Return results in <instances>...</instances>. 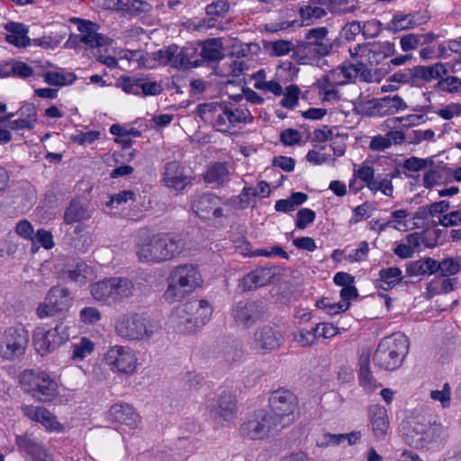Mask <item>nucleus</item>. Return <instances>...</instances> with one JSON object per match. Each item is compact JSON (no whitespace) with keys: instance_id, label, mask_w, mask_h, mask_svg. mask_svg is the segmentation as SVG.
I'll return each instance as SVG.
<instances>
[{"instance_id":"10","label":"nucleus","mask_w":461,"mask_h":461,"mask_svg":"<svg viewBox=\"0 0 461 461\" xmlns=\"http://www.w3.org/2000/svg\"><path fill=\"white\" fill-rule=\"evenodd\" d=\"M270 413L278 418L285 428L294 420V412L297 409V397L290 391L278 389L271 393L269 398Z\"/></svg>"},{"instance_id":"52","label":"nucleus","mask_w":461,"mask_h":461,"mask_svg":"<svg viewBox=\"0 0 461 461\" xmlns=\"http://www.w3.org/2000/svg\"><path fill=\"white\" fill-rule=\"evenodd\" d=\"M434 164L432 158H420L417 157H411L404 160L403 167L406 170L417 172L431 167Z\"/></svg>"},{"instance_id":"28","label":"nucleus","mask_w":461,"mask_h":461,"mask_svg":"<svg viewBox=\"0 0 461 461\" xmlns=\"http://www.w3.org/2000/svg\"><path fill=\"white\" fill-rule=\"evenodd\" d=\"M92 242L91 234L80 225L76 226L72 232L67 233L64 237V244L73 251L85 252Z\"/></svg>"},{"instance_id":"15","label":"nucleus","mask_w":461,"mask_h":461,"mask_svg":"<svg viewBox=\"0 0 461 461\" xmlns=\"http://www.w3.org/2000/svg\"><path fill=\"white\" fill-rule=\"evenodd\" d=\"M283 342V335L270 325L258 327L249 342L252 351L266 355L278 349Z\"/></svg>"},{"instance_id":"36","label":"nucleus","mask_w":461,"mask_h":461,"mask_svg":"<svg viewBox=\"0 0 461 461\" xmlns=\"http://www.w3.org/2000/svg\"><path fill=\"white\" fill-rule=\"evenodd\" d=\"M46 300L50 301L60 312L67 311L71 303L70 291L59 285L51 287L46 294Z\"/></svg>"},{"instance_id":"32","label":"nucleus","mask_w":461,"mask_h":461,"mask_svg":"<svg viewBox=\"0 0 461 461\" xmlns=\"http://www.w3.org/2000/svg\"><path fill=\"white\" fill-rule=\"evenodd\" d=\"M5 29L10 33L5 36V41L18 48H25L31 44V40L27 36L28 29L20 23L9 22L5 25Z\"/></svg>"},{"instance_id":"13","label":"nucleus","mask_w":461,"mask_h":461,"mask_svg":"<svg viewBox=\"0 0 461 461\" xmlns=\"http://www.w3.org/2000/svg\"><path fill=\"white\" fill-rule=\"evenodd\" d=\"M205 408L214 421L218 423L230 422L237 414L236 397L229 392H222L217 398L208 399Z\"/></svg>"},{"instance_id":"8","label":"nucleus","mask_w":461,"mask_h":461,"mask_svg":"<svg viewBox=\"0 0 461 461\" xmlns=\"http://www.w3.org/2000/svg\"><path fill=\"white\" fill-rule=\"evenodd\" d=\"M277 419L266 410H258L241 423L240 433L252 440L267 438L284 429Z\"/></svg>"},{"instance_id":"5","label":"nucleus","mask_w":461,"mask_h":461,"mask_svg":"<svg viewBox=\"0 0 461 461\" xmlns=\"http://www.w3.org/2000/svg\"><path fill=\"white\" fill-rule=\"evenodd\" d=\"M409 347V339L402 333H394L384 338L374 353L375 365L384 370L397 369L407 356Z\"/></svg>"},{"instance_id":"6","label":"nucleus","mask_w":461,"mask_h":461,"mask_svg":"<svg viewBox=\"0 0 461 461\" xmlns=\"http://www.w3.org/2000/svg\"><path fill=\"white\" fill-rule=\"evenodd\" d=\"M332 49L328 28L315 27L306 31L304 40L297 45V54L301 64H308L330 55Z\"/></svg>"},{"instance_id":"47","label":"nucleus","mask_w":461,"mask_h":461,"mask_svg":"<svg viewBox=\"0 0 461 461\" xmlns=\"http://www.w3.org/2000/svg\"><path fill=\"white\" fill-rule=\"evenodd\" d=\"M319 329L320 325H316L311 330L300 329L294 334V340L302 347H311L318 338L317 331H319Z\"/></svg>"},{"instance_id":"46","label":"nucleus","mask_w":461,"mask_h":461,"mask_svg":"<svg viewBox=\"0 0 461 461\" xmlns=\"http://www.w3.org/2000/svg\"><path fill=\"white\" fill-rule=\"evenodd\" d=\"M460 267L459 261L454 258H447L440 262L436 260V273L439 272L443 277L457 274Z\"/></svg>"},{"instance_id":"45","label":"nucleus","mask_w":461,"mask_h":461,"mask_svg":"<svg viewBox=\"0 0 461 461\" xmlns=\"http://www.w3.org/2000/svg\"><path fill=\"white\" fill-rule=\"evenodd\" d=\"M454 289L453 279L436 277L431 280L427 286V291L433 296L439 294H447Z\"/></svg>"},{"instance_id":"39","label":"nucleus","mask_w":461,"mask_h":461,"mask_svg":"<svg viewBox=\"0 0 461 461\" xmlns=\"http://www.w3.org/2000/svg\"><path fill=\"white\" fill-rule=\"evenodd\" d=\"M406 273L409 276L433 275L436 273V259L424 258L411 261L406 265Z\"/></svg>"},{"instance_id":"38","label":"nucleus","mask_w":461,"mask_h":461,"mask_svg":"<svg viewBox=\"0 0 461 461\" xmlns=\"http://www.w3.org/2000/svg\"><path fill=\"white\" fill-rule=\"evenodd\" d=\"M379 287L383 290H390L395 287L399 284H408L407 281H403L404 277L402 275V270L398 267H392L388 268H383L379 271Z\"/></svg>"},{"instance_id":"29","label":"nucleus","mask_w":461,"mask_h":461,"mask_svg":"<svg viewBox=\"0 0 461 461\" xmlns=\"http://www.w3.org/2000/svg\"><path fill=\"white\" fill-rule=\"evenodd\" d=\"M203 179L205 184L219 188L225 186L230 181V173L225 163L214 162L203 173Z\"/></svg>"},{"instance_id":"25","label":"nucleus","mask_w":461,"mask_h":461,"mask_svg":"<svg viewBox=\"0 0 461 461\" xmlns=\"http://www.w3.org/2000/svg\"><path fill=\"white\" fill-rule=\"evenodd\" d=\"M165 185L176 190H182L190 184V178L185 174L184 168L176 161L168 162L163 173Z\"/></svg>"},{"instance_id":"21","label":"nucleus","mask_w":461,"mask_h":461,"mask_svg":"<svg viewBox=\"0 0 461 461\" xmlns=\"http://www.w3.org/2000/svg\"><path fill=\"white\" fill-rule=\"evenodd\" d=\"M377 48L379 46L376 42H368L357 44L349 51L352 58L359 59L358 65L364 68L366 66L377 65L384 60Z\"/></svg>"},{"instance_id":"44","label":"nucleus","mask_w":461,"mask_h":461,"mask_svg":"<svg viewBox=\"0 0 461 461\" xmlns=\"http://www.w3.org/2000/svg\"><path fill=\"white\" fill-rule=\"evenodd\" d=\"M16 445L20 451L24 452L30 456L41 450V443L32 435L23 434L16 436Z\"/></svg>"},{"instance_id":"34","label":"nucleus","mask_w":461,"mask_h":461,"mask_svg":"<svg viewBox=\"0 0 461 461\" xmlns=\"http://www.w3.org/2000/svg\"><path fill=\"white\" fill-rule=\"evenodd\" d=\"M91 216L92 213L87 205L78 199H74L65 211L64 221L68 224H71L88 220Z\"/></svg>"},{"instance_id":"22","label":"nucleus","mask_w":461,"mask_h":461,"mask_svg":"<svg viewBox=\"0 0 461 461\" xmlns=\"http://www.w3.org/2000/svg\"><path fill=\"white\" fill-rule=\"evenodd\" d=\"M368 416L375 439H384L390 428L386 409L382 405L374 404L369 407Z\"/></svg>"},{"instance_id":"57","label":"nucleus","mask_w":461,"mask_h":461,"mask_svg":"<svg viewBox=\"0 0 461 461\" xmlns=\"http://www.w3.org/2000/svg\"><path fill=\"white\" fill-rule=\"evenodd\" d=\"M429 395L434 401L439 402L443 408L450 405V386L448 384H445L442 390L430 391Z\"/></svg>"},{"instance_id":"43","label":"nucleus","mask_w":461,"mask_h":461,"mask_svg":"<svg viewBox=\"0 0 461 461\" xmlns=\"http://www.w3.org/2000/svg\"><path fill=\"white\" fill-rule=\"evenodd\" d=\"M44 81L50 86H63L71 85L77 79L74 73L63 74L59 72L49 71L43 75Z\"/></svg>"},{"instance_id":"58","label":"nucleus","mask_w":461,"mask_h":461,"mask_svg":"<svg viewBox=\"0 0 461 461\" xmlns=\"http://www.w3.org/2000/svg\"><path fill=\"white\" fill-rule=\"evenodd\" d=\"M230 9V4L227 0H218L206 6L208 15L223 16Z\"/></svg>"},{"instance_id":"33","label":"nucleus","mask_w":461,"mask_h":461,"mask_svg":"<svg viewBox=\"0 0 461 461\" xmlns=\"http://www.w3.org/2000/svg\"><path fill=\"white\" fill-rule=\"evenodd\" d=\"M415 14H400L393 15V19L386 24L385 29L391 32L396 33L404 30L414 29L423 22L420 21Z\"/></svg>"},{"instance_id":"31","label":"nucleus","mask_w":461,"mask_h":461,"mask_svg":"<svg viewBox=\"0 0 461 461\" xmlns=\"http://www.w3.org/2000/svg\"><path fill=\"white\" fill-rule=\"evenodd\" d=\"M199 55L201 56L202 64L206 62H218L223 59L224 54L222 53V43L221 39L212 38L207 39L201 43Z\"/></svg>"},{"instance_id":"48","label":"nucleus","mask_w":461,"mask_h":461,"mask_svg":"<svg viewBox=\"0 0 461 461\" xmlns=\"http://www.w3.org/2000/svg\"><path fill=\"white\" fill-rule=\"evenodd\" d=\"M72 358L74 360H83L94 350V343L86 338H82L80 342L72 346Z\"/></svg>"},{"instance_id":"9","label":"nucleus","mask_w":461,"mask_h":461,"mask_svg":"<svg viewBox=\"0 0 461 461\" xmlns=\"http://www.w3.org/2000/svg\"><path fill=\"white\" fill-rule=\"evenodd\" d=\"M212 307L206 300L192 299L178 306L173 315L177 325L187 331H193L209 321Z\"/></svg>"},{"instance_id":"55","label":"nucleus","mask_w":461,"mask_h":461,"mask_svg":"<svg viewBox=\"0 0 461 461\" xmlns=\"http://www.w3.org/2000/svg\"><path fill=\"white\" fill-rule=\"evenodd\" d=\"M80 321L85 324H94L101 320V312L95 307H84L79 312Z\"/></svg>"},{"instance_id":"19","label":"nucleus","mask_w":461,"mask_h":461,"mask_svg":"<svg viewBox=\"0 0 461 461\" xmlns=\"http://www.w3.org/2000/svg\"><path fill=\"white\" fill-rule=\"evenodd\" d=\"M276 276L272 267H260L252 270L240 281L242 291H251L270 285Z\"/></svg>"},{"instance_id":"41","label":"nucleus","mask_w":461,"mask_h":461,"mask_svg":"<svg viewBox=\"0 0 461 461\" xmlns=\"http://www.w3.org/2000/svg\"><path fill=\"white\" fill-rule=\"evenodd\" d=\"M197 48L185 47L180 51L175 52V68H197L202 66L200 59L193 60Z\"/></svg>"},{"instance_id":"60","label":"nucleus","mask_w":461,"mask_h":461,"mask_svg":"<svg viewBox=\"0 0 461 461\" xmlns=\"http://www.w3.org/2000/svg\"><path fill=\"white\" fill-rule=\"evenodd\" d=\"M382 32V23L378 20L373 19L364 23L363 36L366 39L375 38Z\"/></svg>"},{"instance_id":"7","label":"nucleus","mask_w":461,"mask_h":461,"mask_svg":"<svg viewBox=\"0 0 461 461\" xmlns=\"http://www.w3.org/2000/svg\"><path fill=\"white\" fill-rule=\"evenodd\" d=\"M23 389L41 402H50L59 394L57 382L45 372L24 370L20 375Z\"/></svg>"},{"instance_id":"40","label":"nucleus","mask_w":461,"mask_h":461,"mask_svg":"<svg viewBox=\"0 0 461 461\" xmlns=\"http://www.w3.org/2000/svg\"><path fill=\"white\" fill-rule=\"evenodd\" d=\"M226 120L228 127L230 129L231 126L237 123L252 122L253 116L249 109L242 106L234 107L232 104L226 103Z\"/></svg>"},{"instance_id":"11","label":"nucleus","mask_w":461,"mask_h":461,"mask_svg":"<svg viewBox=\"0 0 461 461\" xmlns=\"http://www.w3.org/2000/svg\"><path fill=\"white\" fill-rule=\"evenodd\" d=\"M29 332L22 325L6 329L0 340V355L9 360L23 356L29 343Z\"/></svg>"},{"instance_id":"64","label":"nucleus","mask_w":461,"mask_h":461,"mask_svg":"<svg viewBox=\"0 0 461 461\" xmlns=\"http://www.w3.org/2000/svg\"><path fill=\"white\" fill-rule=\"evenodd\" d=\"M12 74L19 77L27 78L33 75V69L24 62L14 61L12 64Z\"/></svg>"},{"instance_id":"20","label":"nucleus","mask_w":461,"mask_h":461,"mask_svg":"<svg viewBox=\"0 0 461 461\" xmlns=\"http://www.w3.org/2000/svg\"><path fill=\"white\" fill-rule=\"evenodd\" d=\"M75 23H78V31L82 32L79 41L91 48L106 46L110 43V39L97 32L99 26L91 21L75 18Z\"/></svg>"},{"instance_id":"35","label":"nucleus","mask_w":461,"mask_h":461,"mask_svg":"<svg viewBox=\"0 0 461 461\" xmlns=\"http://www.w3.org/2000/svg\"><path fill=\"white\" fill-rule=\"evenodd\" d=\"M112 277L95 282L90 285V294L93 298L105 305H113Z\"/></svg>"},{"instance_id":"56","label":"nucleus","mask_w":461,"mask_h":461,"mask_svg":"<svg viewBox=\"0 0 461 461\" xmlns=\"http://www.w3.org/2000/svg\"><path fill=\"white\" fill-rule=\"evenodd\" d=\"M16 114L23 118V120L29 122L33 126L37 122L38 115L37 109L32 104H25L20 107V109L16 112Z\"/></svg>"},{"instance_id":"27","label":"nucleus","mask_w":461,"mask_h":461,"mask_svg":"<svg viewBox=\"0 0 461 461\" xmlns=\"http://www.w3.org/2000/svg\"><path fill=\"white\" fill-rule=\"evenodd\" d=\"M90 276H92L91 267L82 260L67 263L60 272V276L64 280L79 284L86 283Z\"/></svg>"},{"instance_id":"53","label":"nucleus","mask_w":461,"mask_h":461,"mask_svg":"<svg viewBox=\"0 0 461 461\" xmlns=\"http://www.w3.org/2000/svg\"><path fill=\"white\" fill-rule=\"evenodd\" d=\"M178 48L175 45L169 46L165 50H158L154 53V59L158 60L163 65H171L175 67V52Z\"/></svg>"},{"instance_id":"30","label":"nucleus","mask_w":461,"mask_h":461,"mask_svg":"<svg viewBox=\"0 0 461 461\" xmlns=\"http://www.w3.org/2000/svg\"><path fill=\"white\" fill-rule=\"evenodd\" d=\"M113 305L121 304L134 295L133 282L126 277H112Z\"/></svg>"},{"instance_id":"63","label":"nucleus","mask_w":461,"mask_h":461,"mask_svg":"<svg viewBox=\"0 0 461 461\" xmlns=\"http://www.w3.org/2000/svg\"><path fill=\"white\" fill-rule=\"evenodd\" d=\"M421 35L407 34L401 38L400 44L403 51L415 50L420 44Z\"/></svg>"},{"instance_id":"4","label":"nucleus","mask_w":461,"mask_h":461,"mask_svg":"<svg viewBox=\"0 0 461 461\" xmlns=\"http://www.w3.org/2000/svg\"><path fill=\"white\" fill-rule=\"evenodd\" d=\"M161 330L158 321L142 313H125L114 322V330L127 340L148 341Z\"/></svg>"},{"instance_id":"18","label":"nucleus","mask_w":461,"mask_h":461,"mask_svg":"<svg viewBox=\"0 0 461 461\" xmlns=\"http://www.w3.org/2000/svg\"><path fill=\"white\" fill-rule=\"evenodd\" d=\"M225 203L221 198L212 193L195 196L192 202V210L200 218H220L224 216L222 206Z\"/></svg>"},{"instance_id":"62","label":"nucleus","mask_w":461,"mask_h":461,"mask_svg":"<svg viewBox=\"0 0 461 461\" xmlns=\"http://www.w3.org/2000/svg\"><path fill=\"white\" fill-rule=\"evenodd\" d=\"M142 78L124 77L122 82V88L124 92L133 95H140V84Z\"/></svg>"},{"instance_id":"54","label":"nucleus","mask_w":461,"mask_h":461,"mask_svg":"<svg viewBox=\"0 0 461 461\" xmlns=\"http://www.w3.org/2000/svg\"><path fill=\"white\" fill-rule=\"evenodd\" d=\"M315 217L314 211L308 208L301 209L296 214V228L300 230L305 229L310 223L313 222Z\"/></svg>"},{"instance_id":"24","label":"nucleus","mask_w":461,"mask_h":461,"mask_svg":"<svg viewBox=\"0 0 461 461\" xmlns=\"http://www.w3.org/2000/svg\"><path fill=\"white\" fill-rule=\"evenodd\" d=\"M110 419L127 426L129 429H134L140 422V416L134 408L129 403L121 402L113 404L109 410Z\"/></svg>"},{"instance_id":"37","label":"nucleus","mask_w":461,"mask_h":461,"mask_svg":"<svg viewBox=\"0 0 461 461\" xmlns=\"http://www.w3.org/2000/svg\"><path fill=\"white\" fill-rule=\"evenodd\" d=\"M406 107L404 101L398 95L380 98L374 105V109L379 115L393 114Z\"/></svg>"},{"instance_id":"42","label":"nucleus","mask_w":461,"mask_h":461,"mask_svg":"<svg viewBox=\"0 0 461 461\" xmlns=\"http://www.w3.org/2000/svg\"><path fill=\"white\" fill-rule=\"evenodd\" d=\"M359 382L363 386H372L374 378L370 371V354L362 353L359 357Z\"/></svg>"},{"instance_id":"50","label":"nucleus","mask_w":461,"mask_h":461,"mask_svg":"<svg viewBox=\"0 0 461 461\" xmlns=\"http://www.w3.org/2000/svg\"><path fill=\"white\" fill-rule=\"evenodd\" d=\"M220 357L227 363L239 361L242 357V352L237 345L224 343L221 345Z\"/></svg>"},{"instance_id":"51","label":"nucleus","mask_w":461,"mask_h":461,"mask_svg":"<svg viewBox=\"0 0 461 461\" xmlns=\"http://www.w3.org/2000/svg\"><path fill=\"white\" fill-rule=\"evenodd\" d=\"M440 80L438 82L437 86L447 93H458L461 91V79L457 77L447 76L439 77Z\"/></svg>"},{"instance_id":"14","label":"nucleus","mask_w":461,"mask_h":461,"mask_svg":"<svg viewBox=\"0 0 461 461\" xmlns=\"http://www.w3.org/2000/svg\"><path fill=\"white\" fill-rule=\"evenodd\" d=\"M266 312V307L261 301H247L237 303L232 310L231 316L236 326L249 329L261 321Z\"/></svg>"},{"instance_id":"16","label":"nucleus","mask_w":461,"mask_h":461,"mask_svg":"<svg viewBox=\"0 0 461 461\" xmlns=\"http://www.w3.org/2000/svg\"><path fill=\"white\" fill-rule=\"evenodd\" d=\"M105 360L112 370L118 373L131 375L136 369L137 358L133 350L127 347L111 348L105 355Z\"/></svg>"},{"instance_id":"1","label":"nucleus","mask_w":461,"mask_h":461,"mask_svg":"<svg viewBox=\"0 0 461 461\" xmlns=\"http://www.w3.org/2000/svg\"><path fill=\"white\" fill-rule=\"evenodd\" d=\"M404 442L413 448L443 443L448 438V426L425 415H416L402 423Z\"/></svg>"},{"instance_id":"12","label":"nucleus","mask_w":461,"mask_h":461,"mask_svg":"<svg viewBox=\"0 0 461 461\" xmlns=\"http://www.w3.org/2000/svg\"><path fill=\"white\" fill-rule=\"evenodd\" d=\"M68 339V328L62 322L49 330L38 329L33 334L35 349L41 356L54 351Z\"/></svg>"},{"instance_id":"61","label":"nucleus","mask_w":461,"mask_h":461,"mask_svg":"<svg viewBox=\"0 0 461 461\" xmlns=\"http://www.w3.org/2000/svg\"><path fill=\"white\" fill-rule=\"evenodd\" d=\"M302 135L294 129H285L280 133V141L285 146H293L300 143Z\"/></svg>"},{"instance_id":"17","label":"nucleus","mask_w":461,"mask_h":461,"mask_svg":"<svg viewBox=\"0 0 461 461\" xmlns=\"http://www.w3.org/2000/svg\"><path fill=\"white\" fill-rule=\"evenodd\" d=\"M196 113L204 122L211 124L216 131L230 132L226 120V103L200 104L196 107Z\"/></svg>"},{"instance_id":"2","label":"nucleus","mask_w":461,"mask_h":461,"mask_svg":"<svg viewBox=\"0 0 461 461\" xmlns=\"http://www.w3.org/2000/svg\"><path fill=\"white\" fill-rule=\"evenodd\" d=\"M183 249L184 242L177 235L162 232L138 242L136 255L141 262L162 263L175 258Z\"/></svg>"},{"instance_id":"26","label":"nucleus","mask_w":461,"mask_h":461,"mask_svg":"<svg viewBox=\"0 0 461 461\" xmlns=\"http://www.w3.org/2000/svg\"><path fill=\"white\" fill-rule=\"evenodd\" d=\"M412 69V85L420 86L421 83L438 79L447 74L445 65L438 62L432 66H416Z\"/></svg>"},{"instance_id":"23","label":"nucleus","mask_w":461,"mask_h":461,"mask_svg":"<svg viewBox=\"0 0 461 461\" xmlns=\"http://www.w3.org/2000/svg\"><path fill=\"white\" fill-rule=\"evenodd\" d=\"M22 411L27 418L41 423L49 430L59 431L63 428L56 417L44 407L23 405Z\"/></svg>"},{"instance_id":"59","label":"nucleus","mask_w":461,"mask_h":461,"mask_svg":"<svg viewBox=\"0 0 461 461\" xmlns=\"http://www.w3.org/2000/svg\"><path fill=\"white\" fill-rule=\"evenodd\" d=\"M368 188L372 191H381L387 196H392L393 194V185L392 181L388 178H384L382 180L373 179L371 183L367 185Z\"/></svg>"},{"instance_id":"3","label":"nucleus","mask_w":461,"mask_h":461,"mask_svg":"<svg viewBox=\"0 0 461 461\" xmlns=\"http://www.w3.org/2000/svg\"><path fill=\"white\" fill-rule=\"evenodd\" d=\"M203 276L198 267L192 264L174 267L167 277V287L164 298L169 303L180 302L184 297L200 287Z\"/></svg>"},{"instance_id":"49","label":"nucleus","mask_w":461,"mask_h":461,"mask_svg":"<svg viewBox=\"0 0 461 461\" xmlns=\"http://www.w3.org/2000/svg\"><path fill=\"white\" fill-rule=\"evenodd\" d=\"M300 89L296 85L288 86L284 92V98L280 101L283 107L293 109L298 104Z\"/></svg>"}]
</instances>
